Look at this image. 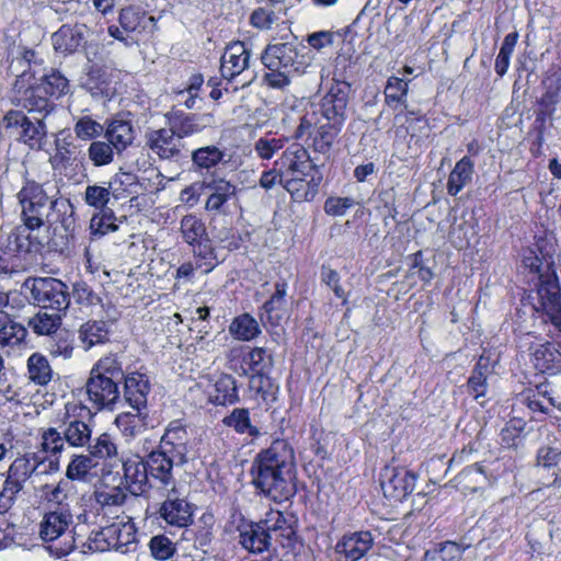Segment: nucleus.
Returning <instances> with one entry per match:
<instances>
[{"mask_svg": "<svg viewBox=\"0 0 561 561\" xmlns=\"http://www.w3.org/2000/svg\"><path fill=\"white\" fill-rule=\"evenodd\" d=\"M545 93L541 95L540 104L546 107H553L559 102V93L561 90V73L554 71L549 73L543 80Z\"/></svg>", "mask_w": 561, "mask_h": 561, "instance_id": "680f3d73", "label": "nucleus"}, {"mask_svg": "<svg viewBox=\"0 0 561 561\" xmlns=\"http://www.w3.org/2000/svg\"><path fill=\"white\" fill-rule=\"evenodd\" d=\"M51 426L41 428L37 457L42 463L48 461L49 469L57 471L61 454L67 447L82 448L89 444L94 426V412L81 400L65 403L51 420Z\"/></svg>", "mask_w": 561, "mask_h": 561, "instance_id": "f03ea898", "label": "nucleus"}, {"mask_svg": "<svg viewBox=\"0 0 561 561\" xmlns=\"http://www.w3.org/2000/svg\"><path fill=\"white\" fill-rule=\"evenodd\" d=\"M249 474L255 494L283 504L297 493L295 449L285 438H275L253 458Z\"/></svg>", "mask_w": 561, "mask_h": 561, "instance_id": "f257e3e1", "label": "nucleus"}, {"mask_svg": "<svg viewBox=\"0 0 561 561\" xmlns=\"http://www.w3.org/2000/svg\"><path fill=\"white\" fill-rule=\"evenodd\" d=\"M83 87L94 96H107L111 90V80L106 70L95 65L91 66Z\"/></svg>", "mask_w": 561, "mask_h": 561, "instance_id": "3c124183", "label": "nucleus"}, {"mask_svg": "<svg viewBox=\"0 0 561 561\" xmlns=\"http://www.w3.org/2000/svg\"><path fill=\"white\" fill-rule=\"evenodd\" d=\"M323 181L320 168L285 180L284 190L290 195L294 203L313 202L319 194Z\"/></svg>", "mask_w": 561, "mask_h": 561, "instance_id": "5701e85b", "label": "nucleus"}, {"mask_svg": "<svg viewBox=\"0 0 561 561\" xmlns=\"http://www.w3.org/2000/svg\"><path fill=\"white\" fill-rule=\"evenodd\" d=\"M28 331L14 316L0 309V348L8 355L28 348Z\"/></svg>", "mask_w": 561, "mask_h": 561, "instance_id": "f3484780", "label": "nucleus"}, {"mask_svg": "<svg viewBox=\"0 0 561 561\" xmlns=\"http://www.w3.org/2000/svg\"><path fill=\"white\" fill-rule=\"evenodd\" d=\"M164 117L169 124V128L174 131L180 139L201 133L215 122L214 115L210 113H185L174 107L169 111Z\"/></svg>", "mask_w": 561, "mask_h": 561, "instance_id": "a211bd4d", "label": "nucleus"}, {"mask_svg": "<svg viewBox=\"0 0 561 561\" xmlns=\"http://www.w3.org/2000/svg\"><path fill=\"white\" fill-rule=\"evenodd\" d=\"M98 463L88 455H73L69 461L66 470V476L69 480L87 481L91 476V470Z\"/></svg>", "mask_w": 561, "mask_h": 561, "instance_id": "6e6d98bb", "label": "nucleus"}, {"mask_svg": "<svg viewBox=\"0 0 561 561\" xmlns=\"http://www.w3.org/2000/svg\"><path fill=\"white\" fill-rule=\"evenodd\" d=\"M104 137L116 148L117 154H122L135 140V128L131 119L118 113L106 119Z\"/></svg>", "mask_w": 561, "mask_h": 561, "instance_id": "c85d7f7f", "label": "nucleus"}, {"mask_svg": "<svg viewBox=\"0 0 561 561\" xmlns=\"http://www.w3.org/2000/svg\"><path fill=\"white\" fill-rule=\"evenodd\" d=\"M136 184V175L131 172H121L116 173L112 181L110 182V188L112 190V195L118 199L122 197H126L131 194V191L128 188Z\"/></svg>", "mask_w": 561, "mask_h": 561, "instance_id": "338daca9", "label": "nucleus"}, {"mask_svg": "<svg viewBox=\"0 0 561 561\" xmlns=\"http://www.w3.org/2000/svg\"><path fill=\"white\" fill-rule=\"evenodd\" d=\"M548 392H550V386L545 381L524 392L520 401L533 412L550 415L556 410V405L550 399L552 396L547 394Z\"/></svg>", "mask_w": 561, "mask_h": 561, "instance_id": "58836bf2", "label": "nucleus"}, {"mask_svg": "<svg viewBox=\"0 0 561 561\" xmlns=\"http://www.w3.org/2000/svg\"><path fill=\"white\" fill-rule=\"evenodd\" d=\"M261 61L268 70L263 77L266 85L284 89L290 84V75L304 73L309 62L294 43L268 44L261 54Z\"/></svg>", "mask_w": 561, "mask_h": 561, "instance_id": "6e6552de", "label": "nucleus"}, {"mask_svg": "<svg viewBox=\"0 0 561 561\" xmlns=\"http://www.w3.org/2000/svg\"><path fill=\"white\" fill-rule=\"evenodd\" d=\"M374 537L369 530L344 534L335 545V552L344 561H359L373 548Z\"/></svg>", "mask_w": 561, "mask_h": 561, "instance_id": "bb28decb", "label": "nucleus"}, {"mask_svg": "<svg viewBox=\"0 0 561 561\" xmlns=\"http://www.w3.org/2000/svg\"><path fill=\"white\" fill-rule=\"evenodd\" d=\"M148 547L152 558L158 561H167L176 552L175 543L164 534L152 536Z\"/></svg>", "mask_w": 561, "mask_h": 561, "instance_id": "bf43d9fd", "label": "nucleus"}, {"mask_svg": "<svg viewBox=\"0 0 561 561\" xmlns=\"http://www.w3.org/2000/svg\"><path fill=\"white\" fill-rule=\"evenodd\" d=\"M221 422L234 433L249 436L251 440H256L263 435L261 428L253 424L248 408H234Z\"/></svg>", "mask_w": 561, "mask_h": 561, "instance_id": "4c0bfd02", "label": "nucleus"}, {"mask_svg": "<svg viewBox=\"0 0 561 561\" xmlns=\"http://www.w3.org/2000/svg\"><path fill=\"white\" fill-rule=\"evenodd\" d=\"M39 463L35 454L33 458H30L27 455L16 457L3 474V483L22 491L25 482L31 478Z\"/></svg>", "mask_w": 561, "mask_h": 561, "instance_id": "473e14b6", "label": "nucleus"}, {"mask_svg": "<svg viewBox=\"0 0 561 561\" xmlns=\"http://www.w3.org/2000/svg\"><path fill=\"white\" fill-rule=\"evenodd\" d=\"M112 190L99 185H88L84 202L96 209H103L110 202Z\"/></svg>", "mask_w": 561, "mask_h": 561, "instance_id": "774afa93", "label": "nucleus"}, {"mask_svg": "<svg viewBox=\"0 0 561 561\" xmlns=\"http://www.w3.org/2000/svg\"><path fill=\"white\" fill-rule=\"evenodd\" d=\"M274 287L275 291L262 305L261 310L262 314L266 317L270 323L277 324L282 319V316L278 314V311L282 310L286 304L288 284L286 279L280 278L275 283Z\"/></svg>", "mask_w": 561, "mask_h": 561, "instance_id": "c03bdc74", "label": "nucleus"}, {"mask_svg": "<svg viewBox=\"0 0 561 561\" xmlns=\"http://www.w3.org/2000/svg\"><path fill=\"white\" fill-rule=\"evenodd\" d=\"M115 153H117L116 148L107 140H94L88 148V158L96 168L111 164Z\"/></svg>", "mask_w": 561, "mask_h": 561, "instance_id": "4d7b16f0", "label": "nucleus"}, {"mask_svg": "<svg viewBox=\"0 0 561 561\" xmlns=\"http://www.w3.org/2000/svg\"><path fill=\"white\" fill-rule=\"evenodd\" d=\"M73 130L78 139L94 141L104 133V126L90 115H84L77 121Z\"/></svg>", "mask_w": 561, "mask_h": 561, "instance_id": "052dcab7", "label": "nucleus"}, {"mask_svg": "<svg viewBox=\"0 0 561 561\" xmlns=\"http://www.w3.org/2000/svg\"><path fill=\"white\" fill-rule=\"evenodd\" d=\"M147 410L121 412L115 417V425L126 440L135 439L148 427Z\"/></svg>", "mask_w": 561, "mask_h": 561, "instance_id": "e433bc0d", "label": "nucleus"}, {"mask_svg": "<svg viewBox=\"0 0 561 561\" xmlns=\"http://www.w3.org/2000/svg\"><path fill=\"white\" fill-rule=\"evenodd\" d=\"M275 164L279 165L286 180L320 168L313 162L309 151L300 144H293L287 147L275 160Z\"/></svg>", "mask_w": 561, "mask_h": 561, "instance_id": "b1692460", "label": "nucleus"}, {"mask_svg": "<svg viewBox=\"0 0 561 561\" xmlns=\"http://www.w3.org/2000/svg\"><path fill=\"white\" fill-rule=\"evenodd\" d=\"M101 534L107 542L108 548L115 551L129 553L137 549L138 528L131 520L114 523L103 528Z\"/></svg>", "mask_w": 561, "mask_h": 561, "instance_id": "393cba45", "label": "nucleus"}, {"mask_svg": "<svg viewBox=\"0 0 561 561\" xmlns=\"http://www.w3.org/2000/svg\"><path fill=\"white\" fill-rule=\"evenodd\" d=\"M248 387L251 399L266 410L273 408L278 400L279 385L270 373L250 376Z\"/></svg>", "mask_w": 561, "mask_h": 561, "instance_id": "2f4dec72", "label": "nucleus"}, {"mask_svg": "<svg viewBox=\"0 0 561 561\" xmlns=\"http://www.w3.org/2000/svg\"><path fill=\"white\" fill-rule=\"evenodd\" d=\"M23 224L16 226L8 234L5 248L12 251L19 259H25L28 254L39 253L43 249V243L35 230L42 226L31 225L27 220H22Z\"/></svg>", "mask_w": 561, "mask_h": 561, "instance_id": "aec40b11", "label": "nucleus"}, {"mask_svg": "<svg viewBox=\"0 0 561 561\" xmlns=\"http://www.w3.org/2000/svg\"><path fill=\"white\" fill-rule=\"evenodd\" d=\"M117 20L118 25H110L107 33L127 46L137 43L140 36L151 33L156 26L154 18L137 5L121 9Z\"/></svg>", "mask_w": 561, "mask_h": 561, "instance_id": "9b49d317", "label": "nucleus"}, {"mask_svg": "<svg viewBox=\"0 0 561 561\" xmlns=\"http://www.w3.org/2000/svg\"><path fill=\"white\" fill-rule=\"evenodd\" d=\"M123 393L127 404L135 411L147 410L148 396L151 390L149 376L146 371H124Z\"/></svg>", "mask_w": 561, "mask_h": 561, "instance_id": "4be33fe9", "label": "nucleus"}, {"mask_svg": "<svg viewBox=\"0 0 561 561\" xmlns=\"http://www.w3.org/2000/svg\"><path fill=\"white\" fill-rule=\"evenodd\" d=\"M164 499L159 503L156 518L163 522L165 528L180 530L194 523L195 505L175 486H170Z\"/></svg>", "mask_w": 561, "mask_h": 561, "instance_id": "ddd939ff", "label": "nucleus"}, {"mask_svg": "<svg viewBox=\"0 0 561 561\" xmlns=\"http://www.w3.org/2000/svg\"><path fill=\"white\" fill-rule=\"evenodd\" d=\"M536 462L543 469H552L554 480L551 485L561 486V450L557 447L545 445L537 450Z\"/></svg>", "mask_w": 561, "mask_h": 561, "instance_id": "09e8293b", "label": "nucleus"}, {"mask_svg": "<svg viewBox=\"0 0 561 561\" xmlns=\"http://www.w3.org/2000/svg\"><path fill=\"white\" fill-rule=\"evenodd\" d=\"M45 118L38 116L32 121L25 111L12 108L3 115L0 124L7 131L13 133L19 144L26 146L30 150L39 151L47 138Z\"/></svg>", "mask_w": 561, "mask_h": 561, "instance_id": "1a4fd4ad", "label": "nucleus"}, {"mask_svg": "<svg viewBox=\"0 0 561 561\" xmlns=\"http://www.w3.org/2000/svg\"><path fill=\"white\" fill-rule=\"evenodd\" d=\"M248 362L249 367L248 370H244V374L249 378L253 375L270 373L274 364L272 354L261 346H248Z\"/></svg>", "mask_w": 561, "mask_h": 561, "instance_id": "8fccbe9b", "label": "nucleus"}, {"mask_svg": "<svg viewBox=\"0 0 561 561\" xmlns=\"http://www.w3.org/2000/svg\"><path fill=\"white\" fill-rule=\"evenodd\" d=\"M123 377V365L114 355L103 356L92 366L81 391H84L90 404L87 407L94 412V416L116 404Z\"/></svg>", "mask_w": 561, "mask_h": 561, "instance_id": "0eeeda50", "label": "nucleus"}, {"mask_svg": "<svg viewBox=\"0 0 561 561\" xmlns=\"http://www.w3.org/2000/svg\"><path fill=\"white\" fill-rule=\"evenodd\" d=\"M70 89L69 80L58 69L51 68L41 77L31 68L16 76L12 87V104L28 114L47 117L56 102Z\"/></svg>", "mask_w": 561, "mask_h": 561, "instance_id": "7ed1b4c3", "label": "nucleus"}, {"mask_svg": "<svg viewBox=\"0 0 561 561\" xmlns=\"http://www.w3.org/2000/svg\"><path fill=\"white\" fill-rule=\"evenodd\" d=\"M51 224H60L65 231L73 234L76 228L75 207L69 198L59 196L49 201L45 217Z\"/></svg>", "mask_w": 561, "mask_h": 561, "instance_id": "c9c22d12", "label": "nucleus"}, {"mask_svg": "<svg viewBox=\"0 0 561 561\" xmlns=\"http://www.w3.org/2000/svg\"><path fill=\"white\" fill-rule=\"evenodd\" d=\"M65 314L66 313L55 311L48 313L41 310L28 319L27 324L34 334L38 336L46 335L48 337L61 327L62 316Z\"/></svg>", "mask_w": 561, "mask_h": 561, "instance_id": "49530a36", "label": "nucleus"}, {"mask_svg": "<svg viewBox=\"0 0 561 561\" xmlns=\"http://www.w3.org/2000/svg\"><path fill=\"white\" fill-rule=\"evenodd\" d=\"M146 146L160 159L172 160L181 154V139L170 128H159L147 133Z\"/></svg>", "mask_w": 561, "mask_h": 561, "instance_id": "c756f323", "label": "nucleus"}, {"mask_svg": "<svg viewBox=\"0 0 561 561\" xmlns=\"http://www.w3.org/2000/svg\"><path fill=\"white\" fill-rule=\"evenodd\" d=\"M237 531L239 545L252 554H262L270 551L273 541L291 551L296 550L298 545H301L297 529L285 514L272 507L256 522L241 518Z\"/></svg>", "mask_w": 561, "mask_h": 561, "instance_id": "39448f33", "label": "nucleus"}, {"mask_svg": "<svg viewBox=\"0 0 561 561\" xmlns=\"http://www.w3.org/2000/svg\"><path fill=\"white\" fill-rule=\"evenodd\" d=\"M192 247L196 268L201 270L204 274L214 271L219 264V261L215 248L211 244V240L207 239Z\"/></svg>", "mask_w": 561, "mask_h": 561, "instance_id": "5fc2aeb1", "label": "nucleus"}, {"mask_svg": "<svg viewBox=\"0 0 561 561\" xmlns=\"http://www.w3.org/2000/svg\"><path fill=\"white\" fill-rule=\"evenodd\" d=\"M54 49L65 56L83 47L84 34L79 25L62 24L51 36Z\"/></svg>", "mask_w": 561, "mask_h": 561, "instance_id": "72a5a7b5", "label": "nucleus"}, {"mask_svg": "<svg viewBox=\"0 0 561 561\" xmlns=\"http://www.w3.org/2000/svg\"><path fill=\"white\" fill-rule=\"evenodd\" d=\"M225 158V151L215 145L195 149L192 152V162L196 170H210L217 167Z\"/></svg>", "mask_w": 561, "mask_h": 561, "instance_id": "603ef678", "label": "nucleus"}, {"mask_svg": "<svg viewBox=\"0 0 561 561\" xmlns=\"http://www.w3.org/2000/svg\"><path fill=\"white\" fill-rule=\"evenodd\" d=\"M229 333L237 341L250 342L255 340L262 333V330L252 314L243 312L231 320Z\"/></svg>", "mask_w": 561, "mask_h": 561, "instance_id": "79ce46f5", "label": "nucleus"}, {"mask_svg": "<svg viewBox=\"0 0 561 561\" xmlns=\"http://www.w3.org/2000/svg\"><path fill=\"white\" fill-rule=\"evenodd\" d=\"M73 523V516L67 505L58 503L43 514L38 527L39 538L44 542H53L60 538Z\"/></svg>", "mask_w": 561, "mask_h": 561, "instance_id": "6ab92c4d", "label": "nucleus"}, {"mask_svg": "<svg viewBox=\"0 0 561 561\" xmlns=\"http://www.w3.org/2000/svg\"><path fill=\"white\" fill-rule=\"evenodd\" d=\"M539 254L535 250H527L523 255V265L537 275L536 294L537 311H542L546 321H549L561 332V288L557 276L553 255L537 244Z\"/></svg>", "mask_w": 561, "mask_h": 561, "instance_id": "423d86ee", "label": "nucleus"}, {"mask_svg": "<svg viewBox=\"0 0 561 561\" xmlns=\"http://www.w3.org/2000/svg\"><path fill=\"white\" fill-rule=\"evenodd\" d=\"M180 231L183 240L190 245H195L196 243L209 239L205 222L193 214L185 215L181 219Z\"/></svg>", "mask_w": 561, "mask_h": 561, "instance_id": "de8ad7c7", "label": "nucleus"}, {"mask_svg": "<svg viewBox=\"0 0 561 561\" xmlns=\"http://www.w3.org/2000/svg\"><path fill=\"white\" fill-rule=\"evenodd\" d=\"M16 199L21 207L22 220H27L31 225L44 226L50 196L43 184L26 179L16 194Z\"/></svg>", "mask_w": 561, "mask_h": 561, "instance_id": "4468645a", "label": "nucleus"}, {"mask_svg": "<svg viewBox=\"0 0 561 561\" xmlns=\"http://www.w3.org/2000/svg\"><path fill=\"white\" fill-rule=\"evenodd\" d=\"M409 82L402 78L391 76L387 80L385 88V101L387 105L403 104L407 101Z\"/></svg>", "mask_w": 561, "mask_h": 561, "instance_id": "13d9d810", "label": "nucleus"}, {"mask_svg": "<svg viewBox=\"0 0 561 561\" xmlns=\"http://www.w3.org/2000/svg\"><path fill=\"white\" fill-rule=\"evenodd\" d=\"M24 286L30 289L33 304L41 309L66 313L70 306L69 287L55 277H28Z\"/></svg>", "mask_w": 561, "mask_h": 561, "instance_id": "9d476101", "label": "nucleus"}, {"mask_svg": "<svg viewBox=\"0 0 561 561\" xmlns=\"http://www.w3.org/2000/svg\"><path fill=\"white\" fill-rule=\"evenodd\" d=\"M181 463L154 446L144 455L131 454L123 460L125 486L136 496L146 495L153 489L173 488L176 485L174 466Z\"/></svg>", "mask_w": 561, "mask_h": 561, "instance_id": "20e7f679", "label": "nucleus"}, {"mask_svg": "<svg viewBox=\"0 0 561 561\" xmlns=\"http://www.w3.org/2000/svg\"><path fill=\"white\" fill-rule=\"evenodd\" d=\"M534 365L543 374L561 370V353L551 343L540 345L534 353Z\"/></svg>", "mask_w": 561, "mask_h": 561, "instance_id": "a18cd8bd", "label": "nucleus"}, {"mask_svg": "<svg viewBox=\"0 0 561 561\" xmlns=\"http://www.w3.org/2000/svg\"><path fill=\"white\" fill-rule=\"evenodd\" d=\"M288 141L287 137L280 138H266L261 137L254 144V150L259 158L262 160H270L280 149H283Z\"/></svg>", "mask_w": 561, "mask_h": 561, "instance_id": "e2e57ef3", "label": "nucleus"}, {"mask_svg": "<svg viewBox=\"0 0 561 561\" xmlns=\"http://www.w3.org/2000/svg\"><path fill=\"white\" fill-rule=\"evenodd\" d=\"M202 186L208 191L205 209L215 215H227V204L237 196V186L225 178H214L203 182Z\"/></svg>", "mask_w": 561, "mask_h": 561, "instance_id": "a878e982", "label": "nucleus"}, {"mask_svg": "<svg viewBox=\"0 0 561 561\" xmlns=\"http://www.w3.org/2000/svg\"><path fill=\"white\" fill-rule=\"evenodd\" d=\"M27 377L36 386H47L54 376L49 360L39 352L31 354L26 360Z\"/></svg>", "mask_w": 561, "mask_h": 561, "instance_id": "37998d69", "label": "nucleus"}, {"mask_svg": "<svg viewBox=\"0 0 561 561\" xmlns=\"http://www.w3.org/2000/svg\"><path fill=\"white\" fill-rule=\"evenodd\" d=\"M110 324L104 320L89 319L78 329V339L85 351L110 341Z\"/></svg>", "mask_w": 561, "mask_h": 561, "instance_id": "f704fd0d", "label": "nucleus"}, {"mask_svg": "<svg viewBox=\"0 0 561 561\" xmlns=\"http://www.w3.org/2000/svg\"><path fill=\"white\" fill-rule=\"evenodd\" d=\"M343 125L331 121H324L321 117L314 123L308 115L300 117L291 139L302 140L307 136L308 146L318 153L325 154L330 152L336 142Z\"/></svg>", "mask_w": 561, "mask_h": 561, "instance_id": "f8f14e48", "label": "nucleus"}, {"mask_svg": "<svg viewBox=\"0 0 561 561\" xmlns=\"http://www.w3.org/2000/svg\"><path fill=\"white\" fill-rule=\"evenodd\" d=\"M405 262L408 265L405 278L412 280L411 285H416L417 282L427 285L434 278L433 265L430 264V260L424 257L423 250L409 254Z\"/></svg>", "mask_w": 561, "mask_h": 561, "instance_id": "ea45409f", "label": "nucleus"}, {"mask_svg": "<svg viewBox=\"0 0 561 561\" xmlns=\"http://www.w3.org/2000/svg\"><path fill=\"white\" fill-rule=\"evenodd\" d=\"M89 450V455L95 460H110L116 458L118 455L117 445L110 433L100 434L93 442H89L85 445Z\"/></svg>", "mask_w": 561, "mask_h": 561, "instance_id": "864d4df0", "label": "nucleus"}, {"mask_svg": "<svg viewBox=\"0 0 561 561\" xmlns=\"http://www.w3.org/2000/svg\"><path fill=\"white\" fill-rule=\"evenodd\" d=\"M417 474L404 466H385L380 474L383 495L394 502L404 501L414 490Z\"/></svg>", "mask_w": 561, "mask_h": 561, "instance_id": "2eb2a0df", "label": "nucleus"}, {"mask_svg": "<svg viewBox=\"0 0 561 561\" xmlns=\"http://www.w3.org/2000/svg\"><path fill=\"white\" fill-rule=\"evenodd\" d=\"M239 386L237 379L227 373H221L210 385L208 402L215 407H230L239 403Z\"/></svg>", "mask_w": 561, "mask_h": 561, "instance_id": "7c9ffc66", "label": "nucleus"}, {"mask_svg": "<svg viewBox=\"0 0 561 561\" xmlns=\"http://www.w3.org/2000/svg\"><path fill=\"white\" fill-rule=\"evenodd\" d=\"M351 85L345 81H335L321 99L320 114L324 121L345 124Z\"/></svg>", "mask_w": 561, "mask_h": 561, "instance_id": "dca6fc26", "label": "nucleus"}, {"mask_svg": "<svg viewBox=\"0 0 561 561\" xmlns=\"http://www.w3.org/2000/svg\"><path fill=\"white\" fill-rule=\"evenodd\" d=\"M188 432L183 419H175L168 423L164 433L154 447L165 451L179 462H184L187 454Z\"/></svg>", "mask_w": 561, "mask_h": 561, "instance_id": "412c9836", "label": "nucleus"}, {"mask_svg": "<svg viewBox=\"0 0 561 561\" xmlns=\"http://www.w3.org/2000/svg\"><path fill=\"white\" fill-rule=\"evenodd\" d=\"M321 280L334 293L336 298L342 299V305L347 304L348 295L341 285V276L337 271L323 264L321 266Z\"/></svg>", "mask_w": 561, "mask_h": 561, "instance_id": "69168bd1", "label": "nucleus"}, {"mask_svg": "<svg viewBox=\"0 0 561 561\" xmlns=\"http://www.w3.org/2000/svg\"><path fill=\"white\" fill-rule=\"evenodd\" d=\"M250 57L251 50L243 42L229 44L220 58L221 77L231 82L249 67Z\"/></svg>", "mask_w": 561, "mask_h": 561, "instance_id": "cd10ccee", "label": "nucleus"}, {"mask_svg": "<svg viewBox=\"0 0 561 561\" xmlns=\"http://www.w3.org/2000/svg\"><path fill=\"white\" fill-rule=\"evenodd\" d=\"M486 371L488 364H483V358L480 357L467 383L469 392L473 394L476 399L483 396L485 392Z\"/></svg>", "mask_w": 561, "mask_h": 561, "instance_id": "0e129e2a", "label": "nucleus"}, {"mask_svg": "<svg viewBox=\"0 0 561 561\" xmlns=\"http://www.w3.org/2000/svg\"><path fill=\"white\" fill-rule=\"evenodd\" d=\"M44 345L50 356L68 359L75 350V333L60 327L45 340Z\"/></svg>", "mask_w": 561, "mask_h": 561, "instance_id": "a19ab883", "label": "nucleus"}]
</instances>
